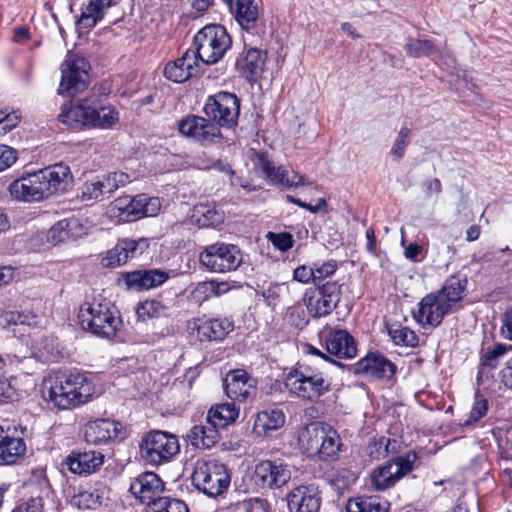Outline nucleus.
<instances>
[{"instance_id":"nucleus-28","label":"nucleus","mask_w":512,"mask_h":512,"mask_svg":"<svg viewBox=\"0 0 512 512\" xmlns=\"http://www.w3.org/2000/svg\"><path fill=\"white\" fill-rule=\"evenodd\" d=\"M103 455L95 451L73 452L66 460L69 470L74 474H90L103 463Z\"/></svg>"},{"instance_id":"nucleus-41","label":"nucleus","mask_w":512,"mask_h":512,"mask_svg":"<svg viewBox=\"0 0 512 512\" xmlns=\"http://www.w3.org/2000/svg\"><path fill=\"white\" fill-rule=\"evenodd\" d=\"M136 313L143 320L146 318H159L167 315L168 307L155 299L145 300L138 304Z\"/></svg>"},{"instance_id":"nucleus-6","label":"nucleus","mask_w":512,"mask_h":512,"mask_svg":"<svg viewBox=\"0 0 512 512\" xmlns=\"http://www.w3.org/2000/svg\"><path fill=\"white\" fill-rule=\"evenodd\" d=\"M192 51L199 61L211 65L219 62L230 48L232 40L224 26L210 24L200 29L194 36Z\"/></svg>"},{"instance_id":"nucleus-47","label":"nucleus","mask_w":512,"mask_h":512,"mask_svg":"<svg viewBox=\"0 0 512 512\" xmlns=\"http://www.w3.org/2000/svg\"><path fill=\"white\" fill-rule=\"evenodd\" d=\"M262 173L273 184L285 187V179L288 171L283 167H275L274 164L268 160L262 159L260 162Z\"/></svg>"},{"instance_id":"nucleus-1","label":"nucleus","mask_w":512,"mask_h":512,"mask_svg":"<svg viewBox=\"0 0 512 512\" xmlns=\"http://www.w3.org/2000/svg\"><path fill=\"white\" fill-rule=\"evenodd\" d=\"M203 110L207 118L187 115L179 121L178 130L183 136L208 146L220 142L221 127L232 128L237 124L240 100L234 93L221 91L208 97Z\"/></svg>"},{"instance_id":"nucleus-38","label":"nucleus","mask_w":512,"mask_h":512,"mask_svg":"<svg viewBox=\"0 0 512 512\" xmlns=\"http://www.w3.org/2000/svg\"><path fill=\"white\" fill-rule=\"evenodd\" d=\"M358 508L357 512H388L390 503L379 497L350 499L346 506V512H352V507Z\"/></svg>"},{"instance_id":"nucleus-53","label":"nucleus","mask_w":512,"mask_h":512,"mask_svg":"<svg viewBox=\"0 0 512 512\" xmlns=\"http://www.w3.org/2000/svg\"><path fill=\"white\" fill-rule=\"evenodd\" d=\"M488 411V401L487 399L479 394H475L474 403L472 409L469 414V419L464 421L463 425H470L472 422H477L481 418H483Z\"/></svg>"},{"instance_id":"nucleus-20","label":"nucleus","mask_w":512,"mask_h":512,"mask_svg":"<svg viewBox=\"0 0 512 512\" xmlns=\"http://www.w3.org/2000/svg\"><path fill=\"white\" fill-rule=\"evenodd\" d=\"M224 387L231 400L244 402L254 394L255 380L245 370H232L224 379Z\"/></svg>"},{"instance_id":"nucleus-16","label":"nucleus","mask_w":512,"mask_h":512,"mask_svg":"<svg viewBox=\"0 0 512 512\" xmlns=\"http://www.w3.org/2000/svg\"><path fill=\"white\" fill-rule=\"evenodd\" d=\"M448 306L435 291L421 299L414 317L422 325L437 327L446 315L453 313Z\"/></svg>"},{"instance_id":"nucleus-13","label":"nucleus","mask_w":512,"mask_h":512,"mask_svg":"<svg viewBox=\"0 0 512 512\" xmlns=\"http://www.w3.org/2000/svg\"><path fill=\"white\" fill-rule=\"evenodd\" d=\"M88 61L76 55H70L61 65V81L58 94L74 97L83 92L89 84Z\"/></svg>"},{"instance_id":"nucleus-14","label":"nucleus","mask_w":512,"mask_h":512,"mask_svg":"<svg viewBox=\"0 0 512 512\" xmlns=\"http://www.w3.org/2000/svg\"><path fill=\"white\" fill-rule=\"evenodd\" d=\"M341 286L336 282H327L310 293H305L303 301L313 317L326 316L337 306L340 300Z\"/></svg>"},{"instance_id":"nucleus-9","label":"nucleus","mask_w":512,"mask_h":512,"mask_svg":"<svg viewBox=\"0 0 512 512\" xmlns=\"http://www.w3.org/2000/svg\"><path fill=\"white\" fill-rule=\"evenodd\" d=\"M416 460L417 454L414 451L387 460L372 471L371 485L378 491H385L393 487L400 479L413 471Z\"/></svg>"},{"instance_id":"nucleus-32","label":"nucleus","mask_w":512,"mask_h":512,"mask_svg":"<svg viewBox=\"0 0 512 512\" xmlns=\"http://www.w3.org/2000/svg\"><path fill=\"white\" fill-rule=\"evenodd\" d=\"M26 452V444L21 437L0 434V464H13Z\"/></svg>"},{"instance_id":"nucleus-26","label":"nucleus","mask_w":512,"mask_h":512,"mask_svg":"<svg viewBox=\"0 0 512 512\" xmlns=\"http://www.w3.org/2000/svg\"><path fill=\"white\" fill-rule=\"evenodd\" d=\"M325 344L328 353L338 358L350 359L357 354L355 340L346 330L330 332L325 339Z\"/></svg>"},{"instance_id":"nucleus-19","label":"nucleus","mask_w":512,"mask_h":512,"mask_svg":"<svg viewBox=\"0 0 512 512\" xmlns=\"http://www.w3.org/2000/svg\"><path fill=\"white\" fill-rule=\"evenodd\" d=\"M287 505L290 512H319L320 492L314 485H300L287 495Z\"/></svg>"},{"instance_id":"nucleus-61","label":"nucleus","mask_w":512,"mask_h":512,"mask_svg":"<svg viewBox=\"0 0 512 512\" xmlns=\"http://www.w3.org/2000/svg\"><path fill=\"white\" fill-rule=\"evenodd\" d=\"M314 273L312 267L306 265L298 266L293 272V279L301 283L314 282Z\"/></svg>"},{"instance_id":"nucleus-64","label":"nucleus","mask_w":512,"mask_h":512,"mask_svg":"<svg viewBox=\"0 0 512 512\" xmlns=\"http://www.w3.org/2000/svg\"><path fill=\"white\" fill-rule=\"evenodd\" d=\"M501 332L506 339L512 340V307L503 315Z\"/></svg>"},{"instance_id":"nucleus-49","label":"nucleus","mask_w":512,"mask_h":512,"mask_svg":"<svg viewBox=\"0 0 512 512\" xmlns=\"http://www.w3.org/2000/svg\"><path fill=\"white\" fill-rule=\"evenodd\" d=\"M72 505L80 510H97L101 507L100 496L92 492H81L72 499Z\"/></svg>"},{"instance_id":"nucleus-7","label":"nucleus","mask_w":512,"mask_h":512,"mask_svg":"<svg viewBox=\"0 0 512 512\" xmlns=\"http://www.w3.org/2000/svg\"><path fill=\"white\" fill-rule=\"evenodd\" d=\"M179 450L177 437L159 430L149 432L140 444L141 458L152 466L169 462Z\"/></svg>"},{"instance_id":"nucleus-40","label":"nucleus","mask_w":512,"mask_h":512,"mask_svg":"<svg viewBox=\"0 0 512 512\" xmlns=\"http://www.w3.org/2000/svg\"><path fill=\"white\" fill-rule=\"evenodd\" d=\"M387 329L389 336L396 345L415 347L418 344V336L406 326L392 324Z\"/></svg>"},{"instance_id":"nucleus-56","label":"nucleus","mask_w":512,"mask_h":512,"mask_svg":"<svg viewBox=\"0 0 512 512\" xmlns=\"http://www.w3.org/2000/svg\"><path fill=\"white\" fill-rule=\"evenodd\" d=\"M313 268L314 283L320 282L324 278L334 274L337 269V263L334 260H329L321 264L315 263Z\"/></svg>"},{"instance_id":"nucleus-48","label":"nucleus","mask_w":512,"mask_h":512,"mask_svg":"<svg viewBox=\"0 0 512 512\" xmlns=\"http://www.w3.org/2000/svg\"><path fill=\"white\" fill-rule=\"evenodd\" d=\"M510 350H512L511 345H506L502 343L494 345L492 348L487 349V351L482 354L481 365L490 368L497 367L500 358L503 357Z\"/></svg>"},{"instance_id":"nucleus-39","label":"nucleus","mask_w":512,"mask_h":512,"mask_svg":"<svg viewBox=\"0 0 512 512\" xmlns=\"http://www.w3.org/2000/svg\"><path fill=\"white\" fill-rule=\"evenodd\" d=\"M194 212L201 226H217L224 221L223 212L217 210L212 204H199L195 206Z\"/></svg>"},{"instance_id":"nucleus-29","label":"nucleus","mask_w":512,"mask_h":512,"mask_svg":"<svg viewBox=\"0 0 512 512\" xmlns=\"http://www.w3.org/2000/svg\"><path fill=\"white\" fill-rule=\"evenodd\" d=\"M326 425L321 422L310 423L299 432V446L308 457L316 456Z\"/></svg>"},{"instance_id":"nucleus-57","label":"nucleus","mask_w":512,"mask_h":512,"mask_svg":"<svg viewBox=\"0 0 512 512\" xmlns=\"http://www.w3.org/2000/svg\"><path fill=\"white\" fill-rule=\"evenodd\" d=\"M191 296L197 303H203L204 301L214 297L210 280L198 283L191 292Z\"/></svg>"},{"instance_id":"nucleus-18","label":"nucleus","mask_w":512,"mask_h":512,"mask_svg":"<svg viewBox=\"0 0 512 512\" xmlns=\"http://www.w3.org/2000/svg\"><path fill=\"white\" fill-rule=\"evenodd\" d=\"M396 366L379 353H368L354 365V373L369 379H390Z\"/></svg>"},{"instance_id":"nucleus-36","label":"nucleus","mask_w":512,"mask_h":512,"mask_svg":"<svg viewBox=\"0 0 512 512\" xmlns=\"http://www.w3.org/2000/svg\"><path fill=\"white\" fill-rule=\"evenodd\" d=\"M340 437L335 429L326 425L316 456L323 461L335 460L340 450Z\"/></svg>"},{"instance_id":"nucleus-30","label":"nucleus","mask_w":512,"mask_h":512,"mask_svg":"<svg viewBox=\"0 0 512 512\" xmlns=\"http://www.w3.org/2000/svg\"><path fill=\"white\" fill-rule=\"evenodd\" d=\"M187 437L192 446L203 449L213 447L220 439L218 428L208 418L205 424L194 425Z\"/></svg>"},{"instance_id":"nucleus-37","label":"nucleus","mask_w":512,"mask_h":512,"mask_svg":"<svg viewBox=\"0 0 512 512\" xmlns=\"http://www.w3.org/2000/svg\"><path fill=\"white\" fill-rule=\"evenodd\" d=\"M366 452L372 460H380L389 454L400 452V443L385 436L374 437L367 445Z\"/></svg>"},{"instance_id":"nucleus-5","label":"nucleus","mask_w":512,"mask_h":512,"mask_svg":"<svg viewBox=\"0 0 512 512\" xmlns=\"http://www.w3.org/2000/svg\"><path fill=\"white\" fill-rule=\"evenodd\" d=\"M78 319L84 330L103 338L114 337L121 326L120 317L107 301L85 302L79 309Z\"/></svg>"},{"instance_id":"nucleus-31","label":"nucleus","mask_w":512,"mask_h":512,"mask_svg":"<svg viewBox=\"0 0 512 512\" xmlns=\"http://www.w3.org/2000/svg\"><path fill=\"white\" fill-rule=\"evenodd\" d=\"M285 423V415L280 409L260 411L255 418L253 431L258 436H267L270 432L281 428Z\"/></svg>"},{"instance_id":"nucleus-44","label":"nucleus","mask_w":512,"mask_h":512,"mask_svg":"<svg viewBox=\"0 0 512 512\" xmlns=\"http://www.w3.org/2000/svg\"><path fill=\"white\" fill-rule=\"evenodd\" d=\"M80 226L77 219H65L57 222L49 231V237L53 241L61 242L67 237L74 236V228Z\"/></svg>"},{"instance_id":"nucleus-60","label":"nucleus","mask_w":512,"mask_h":512,"mask_svg":"<svg viewBox=\"0 0 512 512\" xmlns=\"http://www.w3.org/2000/svg\"><path fill=\"white\" fill-rule=\"evenodd\" d=\"M36 315L29 312H10L7 314L9 323L32 326L37 323Z\"/></svg>"},{"instance_id":"nucleus-15","label":"nucleus","mask_w":512,"mask_h":512,"mask_svg":"<svg viewBox=\"0 0 512 512\" xmlns=\"http://www.w3.org/2000/svg\"><path fill=\"white\" fill-rule=\"evenodd\" d=\"M149 247L147 238L119 239L116 245L109 249L102 258L101 264L107 268H115L127 263L129 259L142 255Z\"/></svg>"},{"instance_id":"nucleus-42","label":"nucleus","mask_w":512,"mask_h":512,"mask_svg":"<svg viewBox=\"0 0 512 512\" xmlns=\"http://www.w3.org/2000/svg\"><path fill=\"white\" fill-rule=\"evenodd\" d=\"M405 51L410 57L420 58L430 56L436 51V47L432 40L410 38L405 44Z\"/></svg>"},{"instance_id":"nucleus-34","label":"nucleus","mask_w":512,"mask_h":512,"mask_svg":"<svg viewBox=\"0 0 512 512\" xmlns=\"http://www.w3.org/2000/svg\"><path fill=\"white\" fill-rule=\"evenodd\" d=\"M137 196L119 197L111 203V212L123 222H133L141 219L140 206H136Z\"/></svg>"},{"instance_id":"nucleus-50","label":"nucleus","mask_w":512,"mask_h":512,"mask_svg":"<svg viewBox=\"0 0 512 512\" xmlns=\"http://www.w3.org/2000/svg\"><path fill=\"white\" fill-rule=\"evenodd\" d=\"M118 121V112L109 107H101L98 104L93 127L111 128Z\"/></svg>"},{"instance_id":"nucleus-23","label":"nucleus","mask_w":512,"mask_h":512,"mask_svg":"<svg viewBox=\"0 0 512 512\" xmlns=\"http://www.w3.org/2000/svg\"><path fill=\"white\" fill-rule=\"evenodd\" d=\"M198 63L193 52L186 50L180 58L166 64L164 75L173 82L183 83L198 73Z\"/></svg>"},{"instance_id":"nucleus-45","label":"nucleus","mask_w":512,"mask_h":512,"mask_svg":"<svg viewBox=\"0 0 512 512\" xmlns=\"http://www.w3.org/2000/svg\"><path fill=\"white\" fill-rule=\"evenodd\" d=\"M136 206H140L138 215L143 217H154L161 210V202L158 197H149L146 194L137 195Z\"/></svg>"},{"instance_id":"nucleus-12","label":"nucleus","mask_w":512,"mask_h":512,"mask_svg":"<svg viewBox=\"0 0 512 512\" xmlns=\"http://www.w3.org/2000/svg\"><path fill=\"white\" fill-rule=\"evenodd\" d=\"M199 260L209 271L225 273L240 266L242 254L236 245L217 242L205 247L199 255Z\"/></svg>"},{"instance_id":"nucleus-52","label":"nucleus","mask_w":512,"mask_h":512,"mask_svg":"<svg viewBox=\"0 0 512 512\" xmlns=\"http://www.w3.org/2000/svg\"><path fill=\"white\" fill-rule=\"evenodd\" d=\"M146 290L154 289L169 279V273L162 269H143Z\"/></svg>"},{"instance_id":"nucleus-3","label":"nucleus","mask_w":512,"mask_h":512,"mask_svg":"<svg viewBox=\"0 0 512 512\" xmlns=\"http://www.w3.org/2000/svg\"><path fill=\"white\" fill-rule=\"evenodd\" d=\"M46 384L49 400L60 409H70L86 403L94 393L92 382L82 373L51 377Z\"/></svg>"},{"instance_id":"nucleus-54","label":"nucleus","mask_w":512,"mask_h":512,"mask_svg":"<svg viewBox=\"0 0 512 512\" xmlns=\"http://www.w3.org/2000/svg\"><path fill=\"white\" fill-rule=\"evenodd\" d=\"M266 237L275 248L282 252L288 251L293 247L294 244L293 236L288 232H268Z\"/></svg>"},{"instance_id":"nucleus-51","label":"nucleus","mask_w":512,"mask_h":512,"mask_svg":"<svg viewBox=\"0 0 512 512\" xmlns=\"http://www.w3.org/2000/svg\"><path fill=\"white\" fill-rule=\"evenodd\" d=\"M125 288L133 292L146 291L143 269L134 270L122 275Z\"/></svg>"},{"instance_id":"nucleus-10","label":"nucleus","mask_w":512,"mask_h":512,"mask_svg":"<svg viewBox=\"0 0 512 512\" xmlns=\"http://www.w3.org/2000/svg\"><path fill=\"white\" fill-rule=\"evenodd\" d=\"M290 392L304 399H316L330 389V382L322 373L314 372L309 366L301 365L290 372L285 380Z\"/></svg>"},{"instance_id":"nucleus-58","label":"nucleus","mask_w":512,"mask_h":512,"mask_svg":"<svg viewBox=\"0 0 512 512\" xmlns=\"http://www.w3.org/2000/svg\"><path fill=\"white\" fill-rule=\"evenodd\" d=\"M17 160V151L10 146L0 144V172L11 167Z\"/></svg>"},{"instance_id":"nucleus-43","label":"nucleus","mask_w":512,"mask_h":512,"mask_svg":"<svg viewBox=\"0 0 512 512\" xmlns=\"http://www.w3.org/2000/svg\"><path fill=\"white\" fill-rule=\"evenodd\" d=\"M103 196L112 194L119 187L129 182V175L124 172H112L98 179Z\"/></svg>"},{"instance_id":"nucleus-27","label":"nucleus","mask_w":512,"mask_h":512,"mask_svg":"<svg viewBox=\"0 0 512 512\" xmlns=\"http://www.w3.org/2000/svg\"><path fill=\"white\" fill-rule=\"evenodd\" d=\"M266 60V51L249 48L244 56L237 59L235 66L243 77L254 80L264 71Z\"/></svg>"},{"instance_id":"nucleus-22","label":"nucleus","mask_w":512,"mask_h":512,"mask_svg":"<svg viewBox=\"0 0 512 512\" xmlns=\"http://www.w3.org/2000/svg\"><path fill=\"white\" fill-rule=\"evenodd\" d=\"M193 329L200 341H216L224 339L234 329V324L228 318H199L194 320Z\"/></svg>"},{"instance_id":"nucleus-4","label":"nucleus","mask_w":512,"mask_h":512,"mask_svg":"<svg viewBox=\"0 0 512 512\" xmlns=\"http://www.w3.org/2000/svg\"><path fill=\"white\" fill-rule=\"evenodd\" d=\"M130 492L144 505L150 508V512H189L185 502L169 496H160L163 490V482L153 472L139 475L130 485Z\"/></svg>"},{"instance_id":"nucleus-2","label":"nucleus","mask_w":512,"mask_h":512,"mask_svg":"<svg viewBox=\"0 0 512 512\" xmlns=\"http://www.w3.org/2000/svg\"><path fill=\"white\" fill-rule=\"evenodd\" d=\"M71 180L70 168L64 164H56L22 176L13 181L8 189L13 198L33 202L64 191Z\"/></svg>"},{"instance_id":"nucleus-63","label":"nucleus","mask_w":512,"mask_h":512,"mask_svg":"<svg viewBox=\"0 0 512 512\" xmlns=\"http://www.w3.org/2000/svg\"><path fill=\"white\" fill-rule=\"evenodd\" d=\"M15 395V388L10 380L5 377H0V402L12 399Z\"/></svg>"},{"instance_id":"nucleus-59","label":"nucleus","mask_w":512,"mask_h":512,"mask_svg":"<svg viewBox=\"0 0 512 512\" xmlns=\"http://www.w3.org/2000/svg\"><path fill=\"white\" fill-rule=\"evenodd\" d=\"M103 197L98 179L91 182H86L81 187V198L82 200H96Z\"/></svg>"},{"instance_id":"nucleus-17","label":"nucleus","mask_w":512,"mask_h":512,"mask_svg":"<svg viewBox=\"0 0 512 512\" xmlns=\"http://www.w3.org/2000/svg\"><path fill=\"white\" fill-rule=\"evenodd\" d=\"M98 102L94 99H82L76 105L64 104L59 120L68 126H93Z\"/></svg>"},{"instance_id":"nucleus-62","label":"nucleus","mask_w":512,"mask_h":512,"mask_svg":"<svg viewBox=\"0 0 512 512\" xmlns=\"http://www.w3.org/2000/svg\"><path fill=\"white\" fill-rule=\"evenodd\" d=\"M286 198H287L288 202L293 203V204H295V205H297V206H299V207H301L303 209H306V210H308L309 212H312V213H316L319 210L324 209L326 207V205H327L325 199H319L318 203L313 206L311 204H308V203H305V202L301 201L298 198H294L293 196H290V195H288Z\"/></svg>"},{"instance_id":"nucleus-24","label":"nucleus","mask_w":512,"mask_h":512,"mask_svg":"<svg viewBox=\"0 0 512 512\" xmlns=\"http://www.w3.org/2000/svg\"><path fill=\"white\" fill-rule=\"evenodd\" d=\"M120 424L110 419H96L85 425L84 438L93 445L107 443L117 437Z\"/></svg>"},{"instance_id":"nucleus-33","label":"nucleus","mask_w":512,"mask_h":512,"mask_svg":"<svg viewBox=\"0 0 512 512\" xmlns=\"http://www.w3.org/2000/svg\"><path fill=\"white\" fill-rule=\"evenodd\" d=\"M112 6V0H91L83 9L77 23L83 28H92L100 21L106 10Z\"/></svg>"},{"instance_id":"nucleus-55","label":"nucleus","mask_w":512,"mask_h":512,"mask_svg":"<svg viewBox=\"0 0 512 512\" xmlns=\"http://www.w3.org/2000/svg\"><path fill=\"white\" fill-rule=\"evenodd\" d=\"M238 505V509L245 510L246 512H268L270 509L268 501L261 497L246 498Z\"/></svg>"},{"instance_id":"nucleus-11","label":"nucleus","mask_w":512,"mask_h":512,"mask_svg":"<svg viewBox=\"0 0 512 512\" xmlns=\"http://www.w3.org/2000/svg\"><path fill=\"white\" fill-rule=\"evenodd\" d=\"M294 466L288 458H271L259 461L254 467L253 479L262 489H279L292 478Z\"/></svg>"},{"instance_id":"nucleus-21","label":"nucleus","mask_w":512,"mask_h":512,"mask_svg":"<svg viewBox=\"0 0 512 512\" xmlns=\"http://www.w3.org/2000/svg\"><path fill=\"white\" fill-rule=\"evenodd\" d=\"M242 30L254 34L259 27V6L255 0H225Z\"/></svg>"},{"instance_id":"nucleus-35","label":"nucleus","mask_w":512,"mask_h":512,"mask_svg":"<svg viewBox=\"0 0 512 512\" xmlns=\"http://www.w3.org/2000/svg\"><path fill=\"white\" fill-rule=\"evenodd\" d=\"M238 416L239 408L234 403H221L210 408L207 418L217 428H224L235 422Z\"/></svg>"},{"instance_id":"nucleus-8","label":"nucleus","mask_w":512,"mask_h":512,"mask_svg":"<svg viewBox=\"0 0 512 512\" xmlns=\"http://www.w3.org/2000/svg\"><path fill=\"white\" fill-rule=\"evenodd\" d=\"M192 480L194 485L208 496L221 494L230 482L225 466L214 459L197 460Z\"/></svg>"},{"instance_id":"nucleus-25","label":"nucleus","mask_w":512,"mask_h":512,"mask_svg":"<svg viewBox=\"0 0 512 512\" xmlns=\"http://www.w3.org/2000/svg\"><path fill=\"white\" fill-rule=\"evenodd\" d=\"M467 284L468 280L465 275L454 274L445 280L442 288L436 293L449 305L452 312H456L461 308L460 303L463 300Z\"/></svg>"},{"instance_id":"nucleus-46","label":"nucleus","mask_w":512,"mask_h":512,"mask_svg":"<svg viewBox=\"0 0 512 512\" xmlns=\"http://www.w3.org/2000/svg\"><path fill=\"white\" fill-rule=\"evenodd\" d=\"M410 137L411 129L406 126L401 127L390 150V155L395 161L403 158L406 148L410 143Z\"/></svg>"}]
</instances>
